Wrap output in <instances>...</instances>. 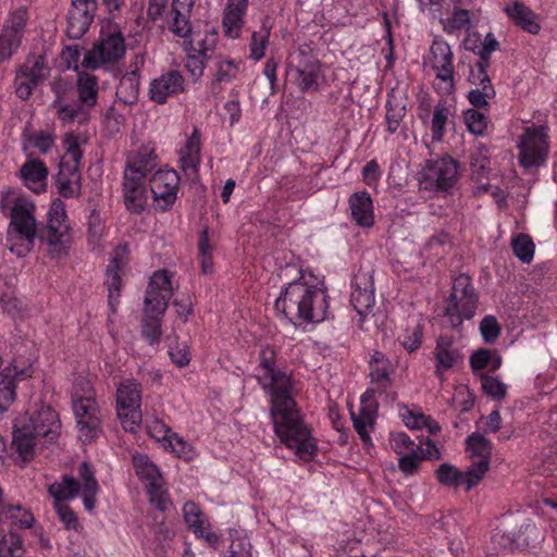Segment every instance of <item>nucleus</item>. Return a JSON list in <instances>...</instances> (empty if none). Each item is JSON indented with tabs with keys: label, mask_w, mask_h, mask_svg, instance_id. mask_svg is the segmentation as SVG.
Instances as JSON below:
<instances>
[{
	"label": "nucleus",
	"mask_w": 557,
	"mask_h": 557,
	"mask_svg": "<svg viewBox=\"0 0 557 557\" xmlns=\"http://www.w3.org/2000/svg\"><path fill=\"white\" fill-rule=\"evenodd\" d=\"M276 350L267 345L259 352L256 379L270 396V416L281 443L302 460H311L318 450L311 430L297 408L290 374L276 367Z\"/></svg>",
	"instance_id": "1"
},
{
	"label": "nucleus",
	"mask_w": 557,
	"mask_h": 557,
	"mask_svg": "<svg viewBox=\"0 0 557 557\" xmlns=\"http://www.w3.org/2000/svg\"><path fill=\"white\" fill-rule=\"evenodd\" d=\"M78 479L64 474L61 480L49 485L48 493L54 499V510L69 530H77L79 522L75 511L64 502L82 495L84 508L91 512L96 507L97 495L100 491L94 468L84 461L77 468Z\"/></svg>",
	"instance_id": "2"
},
{
	"label": "nucleus",
	"mask_w": 557,
	"mask_h": 557,
	"mask_svg": "<svg viewBox=\"0 0 557 557\" xmlns=\"http://www.w3.org/2000/svg\"><path fill=\"white\" fill-rule=\"evenodd\" d=\"M0 210L10 219L7 230L9 249L17 257L26 256L39 238V228L35 218L36 206L18 191H1Z\"/></svg>",
	"instance_id": "3"
},
{
	"label": "nucleus",
	"mask_w": 557,
	"mask_h": 557,
	"mask_svg": "<svg viewBox=\"0 0 557 557\" xmlns=\"http://www.w3.org/2000/svg\"><path fill=\"white\" fill-rule=\"evenodd\" d=\"M125 52V38L121 26L115 22H108L102 26L92 48L86 51L82 67L96 70L106 64H114L124 57Z\"/></svg>",
	"instance_id": "4"
},
{
	"label": "nucleus",
	"mask_w": 557,
	"mask_h": 557,
	"mask_svg": "<svg viewBox=\"0 0 557 557\" xmlns=\"http://www.w3.org/2000/svg\"><path fill=\"white\" fill-rule=\"evenodd\" d=\"M40 242L47 244L48 253L53 259L67 256L72 242L71 227L61 199H54L47 213V224L39 231Z\"/></svg>",
	"instance_id": "5"
},
{
	"label": "nucleus",
	"mask_w": 557,
	"mask_h": 557,
	"mask_svg": "<svg viewBox=\"0 0 557 557\" xmlns=\"http://www.w3.org/2000/svg\"><path fill=\"white\" fill-rule=\"evenodd\" d=\"M65 153L59 164L55 184L59 194L64 198H74L81 195V170L83 157L81 141L77 135L69 133L64 136Z\"/></svg>",
	"instance_id": "6"
},
{
	"label": "nucleus",
	"mask_w": 557,
	"mask_h": 557,
	"mask_svg": "<svg viewBox=\"0 0 557 557\" xmlns=\"http://www.w3.org/2000/svg\"><path fill=\"white\" fill-rule=\"evenodd\" d=\"M479 296L467 274H459L455 277L451 293L446 301L444 315L451 327H458L465 320L474 317L478 308Z\"/></svg>",
	"instance_id": "7"
},
{
	"label": "nucleus",
	"mask_w": 557,
	"mask_h": 557,
	"mask_svg": "<svg viewBox=\"0 0 557 557\" xmlns=\"http://www.w3.org/2000/svg\"><path fill=\"white\" fill-rule=\"evenodd\" d=\"M517 149L518 162L523 169L544 165L549 152L548 126H527L517 141Z\"/></svg>",
	"instance_id": "8"
},
{
	"label": "nucleus",
	"mask_w": 557,
	"mask_h": 557,
	"mask_svg": "<svg viewBox=\"0 0 557 557\" xmlns=\"http://www.w3.org/2000/svg\"><path fill=\"white\" fill-rule=\"evenodd\" d=\"M287 73L304 94L319 91L325 81L320 61L305 49H299L292 57L287 65Z\"/></svg>",
	"instance_id": "9"
},
{
	"label": "nucleus",
	"mask_w": 557,
	"mask_h": 557,
	"mask_svg": "<svg viewBox=\"0 0 557 557\" xmlns=\"http://www.w3.org/2000/svg\"><path fill=\"white\" fill-rule=\"evenodd\" d=\"M73 411L77 423L78 438L85 445L95 442L102 433V418L91 391L84 396L74 395Z\"/></svg>",
	"instance_id": "10"
},
{
	"label": "nucleus",
	"mask_w": 557,
	"mask_h": 557,
	"mask_svg": "<svg viewBox=\"0 0 557 557\" xmlns=\"http://www.w3.org/2000/svg\"><path fill=\"white\" fill-rule=\"evenodd\" d=\"M50 71L44 54L27 57L16 70L14 77L15 95L22 100L29 99L34 89L48 79Z\"/></svg>",
	"instance_id": "11"
},
{
	"label": "nucleus",
	"mask_w": 557,
	"mask_h": 557,
	"mask_svg": "<svg viewBox=\"0 0 557 557\" xmlns=\"http://www.w3.org/2000/svg\"><path fill=\"white\" fill-rule=\"evenodd\" d=\"M141 386L134 380H124L116 389V412L125 431H134L141 421Z\"/></svg>",
	"instance_id": "12"
},
{
	"label": "nucleus",
	"mask_w": 557,
	"mask_h": 557,
	"mask_svg": "<svg viewBox=\"0 0 557 557\" xmlns=\"http://www.w3.org/2000/svg\"><path fill=\"white\" fill-rule=\"evenodd\" d=\"M307 293L308 281L305 275H301L281 292L274 304L275 310L295 325L306 323L304 304L308 297Z\"/></svg>",
	"instance_id": "13"
},
{
	"label": "nucleus",
	"mask_w": 557,
	"mask_h": 557,
	"mask_svg": "<svg viewBox=\"0 0 557 557\" xmlns=\"http://www.w3.org/2000/svg\"><path fill=\"white\" fill-rule=\"evenodd\" d=\"M430 65L435 72V89L442 95L455 91V67L450 46L444 40L435 39L430 48Z\"/></svg>",
	"instance_id": "14"
},
{
	"label": "nucleus",
	"mask_w": 557,
	"mask_h": 557,
	"mask_svg": "<svg viewBox=\"0 0 557 557\" xmlns=\"http://www.w3.org/2000/svg\"><path fill=\"white\" fill-rule=\"evenodd\" d=\"M181 177L175 170L160 169L149 180L156 208L165 212L174 206L180 190Z\"/></svg>",
	"instance_id": "15"
},
{
	"label": "nucleus",
	"mask_w": 557,
	"mask_h": 557,
	"mask_svg": "<svg viewBox=\"0 0 557 557\" xmlns=\"http://www.w3.org/2000/svg\"><path fill=\"white\" fill-rule=\"evenodd\" d=\"M459 164L449 156L431 161L422 173L421 184L425 189L448 190L458 181Z\"/></svg>",
	"instance_id": "16"
},
{
	"label": "nucleus",
	"mask_w": 557,
	"mask_h": 557,
	"mask_svg": "<svg viewBox=\"0 0 557 557\" xmlns=\"http://www.w3.org/2000/svg\"><path fill=\"white\" fill-rule=\"evenodd\" d=\"M98 11L97 0H71L66 15V35L81 39L90 28Z\"/></svg>",
	"instance_id": "17"
},
{
	"label": "nucleus",
	"mask_w": 557,
	"mask_h": 557,
	"mask_svg": "<svg viewBox=\"0 0 557 557\" xmlns=\"http://www.w3.org/2000/svg\"><path fill=\"white\" fill-rule=\"evenodd\" d=\"M173 288L171 274L168 270L154 272L148 284L145 296V311L162 315L172 297Z\"/></svg>",
	"instance_id": "18"
},
{
	"label": "nucleus",
	"mask_w": 557,
	"mask_h": 557,
	"mask_svg": "<svg viewBox=\"0 0 557 557\" xmlns=\"http://www.w3.org/2000/svg\"><path fill=\"white\" fill-rule=\"evenodd\" d=\"M123 180L125 207L131 213L140 214L145 210L148 200L145 176L139 170L125 168Z\"/></svg>",
	"instance_id": "19"
},
{
	"label": "nucleus",
	"mask_w": 557,
	"mask_h": 557,
	"mask_svg": "<svg viewBox=\"0 0 557 557\" xmlns=\"http://www.w3.org/2000/svg\"><path fill=\"white\" fill-rule=\"evenodd\" d=\"M467 451L471 459L469 468L473 472L471 483H480L490 469L492 443L480 433H472L466 440Z\"/></svg>",
	"instance_id": "20"
},
{
	"label": "nucleus",
	"mask_w": 557,
	"mask_h": 557,
	"mask_svg": "<svg viewBox=\"0 0 557 557\" xmlns=\"http://www.w3.org/2000/svg\"><path fill=\"white\" fill-rule=\"evenodd\" d=\"M350 302L363 319L375 304L373 276L369 272L358 271L352 281Z\"/></svg>",
	"instance_id": "21"
},
{
	"label": "nucleus",
	"mask_w": 557,
	"mask_h": 557,
	"mask_svg": "<svg viewBox=\"0 0 557 557\" xmlns=\"http://www.w3.org/2000/svg\"><path fill=\"white\" fill-rule=\"evenodd\" d=\"M183 517L188 529L196 537L202 539L209 546L215 547L219 535L211 530V525L200 506L195 502H187L183 506Z\"/></svg>",
	"instance_id": "22"
},
{
	"label": "nucleus",
	"mask_w": 557,
	"mask_h": 557,
	"mask_svg": "<svg viewBox=\"0 0 557 557\" xmlns=\"http://www.w3.org/2000/svg\"><path fill=\"white\" fill-rule=\"evenodd\" d=\"M361 406L358 413L351 412V420L355 431L364 444L371 443L369 429L374 424L377 401L374 398V389H367L361 396Z\"/></svg>",
	"instance_id": "23"
},
{
	"label": "nucleus",
	"mask_w": 557,
	"mask_h": 557,
	"mask_svg": "<svg viewBox=\"0 0 557 557\" xmlns=\"http://www.w3.org/2000/svg\"><path fill=\"white\" fill-rule=\"evenodd\" d=\"M434 356V373L440 381L445 380V373L455 366L462 362V355L455 347L451 337L441 335L436 341L433 351Z\"/></svg>",
	"instance_id": "24"
},
{
	"label": "nucleus",
	"mask_w": 557,
	"mask_h": 557,
	"mask_svg": "<svg viewBox=\"0 0 557 557\" xmlns=\"http://www.w3.org/2000/svg\"><path fill=\"white\" fill-rule=\"evenodd\" d=\"M185 91V78L177 70L163 73L150 83V99L157 103H165L168 98Z\"/></svg>",
	"instance_id": "25"
},
{
	"label": "nucleus",
	"mask_w": 557,
	"mask_h": 557,
	"mask_svg": "<svg viewBox=\"0 0 557 557\" xmlns=\"http://www.w3.org/2000/svg\"><path fill=\"white\" fill-rule=\"evenodd\" d=\"M305 306V322L320 323L327 319L329 314V296L322 283H309Z\"/></svg>",
	"instance_id": "26"
},
{
	"label": "nucleus",
	"mask_w": 557,
	"mask_h": 557,
	"mask_svg": "<svg viewBox=\"0 0 557 557\" xmlns=\"http://www.w3.org/2000/svg\"><path fill=\"white\" fill-rule=\"evenodd\" d=\"M26 425L30 426L37 436L47 438L49 442L58 437L61 428L59 414L50 406H41L32 414Z\"/></svg>",
	"instance_id": "27"
},
{
	"label": "nucleus",
	"mask_w": 557,
	"mask_h": 557,
	"mask_svg": "<svg viewBox=\"0 0 557 557\" xmlns=\"http://www.w3.org/2000/svg\"><path fill=\"white\" fill-rule=\"evenodd\" d=\"M395 367L392 361L381 351H374L369 361V377L375 385L374 394H384L393 384Z\"/></svg>",
	"instance_id": "28"
},
{
	"label": "nucleus",
	"mask_w": 557,
	"mask_h": 557,
	"mask_svg": "<svg viewBox=\"0 0 557 557\" xmlns=\"http://www.w3.org/2000/svg\"><path fill=\"white\" fill-rule=\"evenodd\" d=\"M193 5V0H174L172 3L169 29L174 35L183 38L184 41L194 33L190 23V11Z\"/></svg>",
	"instance_id": "29"
},
{
	"label": "nucleus",
	"mask_w": 557,
	"mask_h": 557,
	"mask_svg": "<svg viewBox=\"0 0 557 557\" xmlns=\"http://www.w3.org/2000/svg\"><path fill=\"white\" fill-rule=\"evenodd\" d=\"M351 220L361 227L374 224L373 202L366 190L354 193L348 200Z\"/></svg>",
	"instance_id": "30"
},
{
	"label": "nucleus",
	"mask_w": 557,
	"mask_h": 557,
	"mask_svg": "<svg viewBox=\"0 0 557 557\" xmlns=\"http://www.w3.org/2000/svg\"><path fill=\"white\" fill-rule=\"evenodd\" d=\"M200 132L194 128L185 145L180 150L181 169L187 174L197 176L201 162Z\"/></svg>",
	"instance_id": "31"
},
{
	"label": "nucleus",
	"mask_w": 557,
	"mask_h": 557,
	"mask_svg": "<svg viewBox=\"0 0 557 557\" xmlns=\"http://www.w3.org/2000/svg\"><path fill=\"white\" fill-rule=\"evenodd\" d=\"M247 7L248 0H228L222 20L226 37L232 39L239 37Z\"/></svg>",
	"instance_id": "32"
},
{
	"label": "nucleus",
	"mask_w": 557,
	"mask_h": 557,
	"mask_svg": "<svg viewBox=\"0 0 557 557\" xmlns=\"http://www.w3.org/2000/svg\"><path fill=\"white\" fill-rule=\"evenodd\" d=\"M20 176L27 188L38 194L46 188L48 169L41 160H28L21 166Z\"/></svg>",
	"instance_id": "33"
},
{
	"label": "nucleus",
	"mask_w": 557,
	"mask_h": 557,
	"mask_svg": "<svg viewBox=\"0 0 557 557\" xmlns=\"http://www.w3.org/2000/svg\"><path fill=\"white\" fill-rule=\"evenodd\" d=\"M473 472L468 467L467 471H460L450 463L441 465L436 472V479L442 485L459 487L465 486L466 491H470L473 486L479 483H471Z\"/></svg>",
	"instance_id": "34"
},
{
	"label": "nucleus",
	"mask_w": 557,
	"mask_h": 557,
	"mask_svg": "<svg viewBox=\"0 0 557 557\" xmlns=\"http://www.w3.org/2000/svg\"><path fill=\"white\" fill-rule=\"evenodd\" d=\"M218 40L219 35L215 32H194L193 35L184 41L185 50L199 54L200 58L210 60L213 58Z\"/></svg>",
	"instance_id": "35"
},
{
	"label": "nucleus",
	"mask_w": 557,
	"mask_h": 557,
	"mask_svg": "<svg viewBox=\"0 0 557 557\" xmlns=\"http://www.w3.org/2000/svg\"><path fill=\"white\" fill-rule=\"evenodd\" d=\"M536 531V528L530 521L520 525L519 531L510 530L509 523L507 521H503L499 527L496 528L493 534V541L503 547H511L515 544L527 543L528 536L523 537L524 532H533Z\"/></svg>",
	"instance_id": "36"
},
{
	"label": "nucleus",
	"mask_w": 557,
	"mask_h": 557,
	"mask_svg": "<svg viewBox=\"0 0 557 557\" xmlns=\"http://www.w3.org/2000/svg\"><path fill=\"white\" fill-rule=\"evenodd\" d=\"M508 16L530 34H537L541 29L537 15L522 2H515L506 8Z\"/></svg>",
	"instance_id": "37"
},
{
	"label": "nucleus",
	"mask_w": 557,
	"mask_h": 557,
	"mask_svg": "<svg viewBox=\"0 0 557 557\" xmlns=\"http://www.w3.org/2000/svg\"><path fill=\"white\" fill-rule=\"evenodd\" d=\"M25 34L2 24L0 32V63L10 60L20 49Z\"/></svg>",
	"instance_id": "38"
},
{
	"label": "nucleus",
	"mask_w": 557,
	"mask_h": 557,
	"mask_svg": "<svg viewBox=\"0 0 557 557\" xmlns=\"http://www.w3.org/2000/svg\"><path fill=\"white\" fill-rule=\"evenodd\" d=\"M25 34L2 24L0 32V63L10 60L20 49Z\"/></svg>",
	"instance_id": "39"
},
{
	"label": "nucleus",
	"mask_w": 557,
	"mask_h": 557,
	"mask_svg": "<svg viewBox=\"0 0 557 557\" xmlns=\"http://www.w3.org/2000/svg\"><path fill=\"white\" fill-rule=\"evenodd\" d=\"M25 34L2 24L0 32V63L10 60L20 49Z\"/></svg>",
	"instance_id": "40"
},
{
	"label": "nucleus",
	"mask_w": 557,
	"mask_h": 557,
	"mask_svg": "<svg viewBox=\"0 0 557 557\" xmlns=\"http://www.w3.org/2000/svg\"><path fill=\"white\" fill-rule=\"evenodd\" d=\"M37 438L39 436L26 424L14 429L12 444L23 460L29 461L33 459Z\"/></svg>",
	"instance_id": "41"
},
{
	"label": "nucleus",
	"mask_w": 557,
	"mask_h": 557,
	"mask_svg": "<svg viewBox=\"0 0 557 557\" xmlns=\"http://www.w3.org/2000/svg\"><path fill=\"white\" fill-rule=\"evenodd\" d=\"M385 109L386 129L389 134H394L400 127L401 122L406 116V102L404 99L398 98L394 92H391L387 95Z\"/></svg>",
	"instance_id": "42"
},
{
	"label": "nucleus",
	"mask_w": 557,
	"mask_h": 557,
	"mask_svg": "<svg viewBox=\"0 0 557 557\" xmlns=\"http://www.w3.org/2000/svg\"><path fill=\"white\" fill-rule=\"evenodd\" d=\"M7 520H11L12 525L18 529H29L34 523V517L27 509L0 502V523Z\"/></svg>",
	"instance_id": "43"
},
{
	"label": "nucleus",
	"mask_w": 557,
	"mask_h": 557,
	"mask_svg": "<svg viewBox=\"0 0 557 557\" xmlns=\"http://www.w3.org/2000/svg\"><path fill=\"white\" fill-rule=\"evenodd\" d=\"M77 94L82 104L94 107L98 99V79L89 73H79L77 78Z\"/></svg>",
	"instance_id": "44"
},
{
	"label": "nucleus",
	"mask_w": 557,
	"mask_h": 557,
	"mask_svg": "<svg viewBox=\"0 0 557 557\" xmlns=\"http://www.w3.org/2000/svg\"><path fill=\"white\" fill-rule=\"evenodd\" d=\"M450 115H453V109L447 101H440L435 106L431 121L433 141H441L443 139L446 132V124Z\"/></svg>",
	"instance_id": "45"
},
{
	"label": "nucleus",
	"mask_w": 557,
	"mask_h": 557,
	"mask_svg": "<svg viewBox=\"0 0 557 557\" xmlns=\"http://www.w3.org/2000/svg\"><path fill=\"white\" fill-rule=\"evenodd\" d=\"M139 95V75L127 73L116 88L117 98L125 104L134 103Z\"/></svg>",
	"instance_id": "46"
},
{
	"label": "nucleus",
	"mask_w": 557,
	"mask_h": 557,
	"mask_svg": "<svg viewBox=\"0 0 557 557\" xmlns=\"http://www.w3.org/2000/svg\"><path fill=\"white\" fill-rule=\"evenodd\" d=\"M125 271L107 269L104 276V285L108 289L109 305L113 311L120 302L121 289L123 285V276Z\"/></svg>",
	"instance_id": "47"
},
{
	"label": "nucleus",
	"mask_w": 557,
	"mask_h": 557,
	"mask_svg": "<svg viewBox=\"0 0 557 557\" xmlns=\"http://www.w3.org/2000/svg\"><path fill=\"white\" fill-rule=\"evenodd\" d=\"M470 169L476 181L485 177L490 170L488 150L484 145H479L470 153Z\"/></svg>",
	"instance_id": "48"
},
{
	"label": "nucleus",
	"mask_w": 557,
	"mask_h": 557,
	"mask_svg": "<svg viewBox=\"0 0 557 557\" xmlns=\"http://www.w3.org/2000/svg\"><path fill=\"white\" fill-rule=\"evenodd\" d=\"M271 27L265 23L262 24L259 30L251 35L249 45L250 58L255 61L261 60L265 54V49L269 45Z\"/></svg>",
	"instance_id": "49"
},
{
	"label": "nucleus",
	"mask_w": 557,
	"mask_h": 557,
	"mask_svg": "<svg viewBox=\"0 0 557 557\" xmlns=\"http://www.w3.org/2000/svg\"><path fill=\"white\" fill-rule=\"evenodd\" d=\"M52 88L57 92V98L51 103V107L55 110L58 119L63 123H73L82 113V107L64 102L57 87L52 86Z\"/></svg>",
	"instance_id": "50"
},
{
	"label": "nucleus",
	"mask_w": 557,
	"mask_h": 557,
	"mask_svg": "<svg viewBox=\"0 0 557 557\" xmlns=\"http://www.w3.org/2000/svg\"><path fill=\"white\" fill-rule=\"evenodd\" d=\"M25 547L23 539L15 532L9 531L0 540V557H24Z\"/></svg>",
	"instance_id": "51"
},
{
	"label": "nucleus",
	"mask_w": 557,
	"mask_h": 557,
	"mask_svg": "<svg viewBox=\"0 0 557 557\" xmlns=\"http://www.w3.org/2000/svg\"><path fill=\"white\" fill-rule=\"evenodd\" d=\"M133 466L137 476L146 481V483L159 480L161 474L157 466L149 459L148 456L136 454L133 456Z\"/></svg>",
	"instance_id": "52"
},
{
	"label": "nucleus",
	"mask_w": 557,
	"mask_h": 557,
	"mask_svg": "<svg viewBox=\"0 0 557 557\" xmlns=\"http://www.w3.org/2000/svg\"><path fill=\"white\" fill-rule=\"evenodd\" d=\"M480 381L482 391L487 397L496 401L505 399L507 395V385L503 383L497 376L481 373Z\"/></svg>",
	"instance_id": "53"
},
{
	"label": "nucleus",
	"mask_w": 557,
	"mask_h": 557,
	"mask_svg": "<svg viewBox=\"0 0 557 557\" xmlns=\"http://www.w3.org/2000/svg\"><path fill=\"white\" fill-rule=\"evenodd\" d=\"M515 256L524 263H530L534 257V243L528 234L520 233L511 240Z\"/></svg>",
	"instance_id": "54"
},
{
	"label": "nucleus",
	"mask_w": 557,
	"mask_h": 557,
	"mask_svg": "<svg viewBox=\"0 0 557 557\" xmlns=\"http://www.w3.org/2000/svg\"><path fill=\"white\" fill-rule=\"evenodd\" d=\"M29 367L26 364L21 366L17 359H13L0 372V385L9 383L15 384L17 380H23L29 374Z\"/></svg>",
	"instance_id": "55"
},
{
	"label": "nucleus",
	"mask_w": 557,
	"mask_h": 557,
	"mask_svg": "<svg viewBox=\"0 0 557 557\" xmlns=\"http://www.w3.org/2000/svg\"><path fill=\"white\" fill-rule=\"evenodd\" d=\"M215 67V81L219 83H230L238 74L239 62L233 59L218 58Z\"/></svg>",
	"instance_id": "56"
},
{
	"label": "nucleus",
	"mask_w": 557,
	"mask_h": 557,
	"mask_svg": "<svg viewBox=\"0 0 557 557\" xmlns=\"http://www.w3.org/2000/svg\"><path fill=\"white\" fill-rule=\"evenodd\" d=\"M157 164V154L148 149L143 148L139 150L136 156L134 157L133 161H129L126 165V168H134L136 170H139L143 174V176L146 177L147 173L154 168Z\"/></svg>",
	"instance_id": "57"
},
{
	"label": "nucleus",
	"mask_w": 557,
	"mask_h": 557,
	"mask_svg": "<svg viewBox=\"0 0 557 557\" xmlns=\"http://www.w3.org/2000/svg\"><path fill=\"white\" fill-rule=\"evenodd\" d=\"M151 312H146V317L141 322V334L150 345L158 344L161 338V320L158 317L149 315Z\"/></svg>",
	"instance_id": "58"
},
{
	"label": "nucleus",
	"mask_w": 557,
	"mask_h": 557,
	"mask_svg": "<svg viewBox=\"0 0 557 557\" xmlns=\"http://www.w3.org/2000/svg\"><path fill=\"white\" fill-rule=\"evenodd\" d=\"M465 123L474 135H483L488 125V117L475 109H469L465 112Z\"/></svg>",
	"instance_id": "59"
},
{
	"label": "nucleus",
	"mask_w": 557,
	"mask_h": 557,
	"mask_svg": "<svg viewBox=\"0 0 557 557\" xmlns=\"http://www.w3.org/2000/svg\"><path fill=\"white\" fill-rule=\"evenodd\" d=\"M147 485V492L149 494L150 502L154 504V506L164 511L168 507L169 499L166 491L163 488L162 485V478L159 480H153L148 483Z\"/></svg>",
	"instance_id": "60"
},
{
	"label": "nucleus",
	"mask_w": 557,
	"mask_h": 557,
	"mask_svg": "<svg viewBox=\"0 0 557 557\" xmlns=\"http://www.w3.org/2000/svg\"><path fill=\"white\" fill-rule=\"evenodd\" d=\"M495 97L493 85L475 87L468 92V100L475 109H482L488 106V100Z\"/></svg>",
	"instance_id": "61"
},
{
	"label": "nucleus",
	"mask_w": 557,
	"mask_h": 557,
	"mask_svg": "<svg viewBox=\"0 0 557 557\" xmlns=\"http://www.w3.org/2000/svg\"><path fill=\"white\" fill-rule=\"evenodd\" d=\"M28 20H29L28 9L24 5H21L16 9L11 10L3 23L8 24L12 28L17 29L18 32L25 34Z\"/></svg>",
	"instance_id": "62"
},
{
	"label": "nucleus",
	"mask_w": 557,
	"mask_h": 557,
	"mask_svg": "<svg viewBox=\"0 0 557 557\" xmlns=\"http://www.w3.org/2000/svg\"><path fill=\"white\" fill-rule=\"evenodd\" d=\"M129 262V249L127 244L116 246L111 252L110 263L107 269L126 271Z\"/></svg>",
	"instance_id": "63"
},
{
	"label": "nucleus",
	"mask_w": 557,
	"mask_h": 557,
	"mask_svg": "<svg viewBox=\"0 0 557 557\" xmlns=\"http://www.w3.org/2000/svg\"><path fill=\"white\" fill-rule=\"evenodd\" d=\"M225 557H252L250 541L244 536L233 539Z\"/></svg>",
	"instance_id": "64"
}]
</instances>
